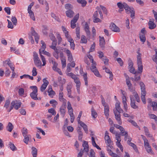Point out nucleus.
I'll list each match as a JSON object with an SVG mask.
<instances>
[{
    "label": "nucleus",
    "mask_w": 157,
    "mask_h": 157,
    "mask_svg": "<svg viewBox=\"0 0 157 157\" xmlns=\"http://www.w3.org/2000/svg\"><path fill=\"white\" fill-rule=\"evenodd\" d=\"M151 106L153 107V109L154 111H156L157 110V103L153 101L151 103Z\"/></svg>",
    "instance_id": "f704fd0d"
},
{
    "label": "nucleus",
    "mask_w": 157,
    "mask_h": 157,
    "mask_svg": "<svg viewBox=\"0 0 157 157\" xmlns=\"http://www.w3.org/2000/svg\"><path fill=\"white\" fill-rule=\"evenodd\" d=\"M66 104H63L62 106L59 109V111L61 114L62 115L63 117H64L66 113Z\"/></svg>",
    "instance_id": "f8f14e48"
},
{
    "label": "nucleus",
    "mask_w": 157,
    "mask_h": 157,
    "mask_svg": "<svg viewBox=\"0 0 157 157\" xmlns=\"http://www.w3.org/2000/svg\"><path fill=\"white\" fill-rule=\"evenodd\" d=\"M99 38L100 45L101 47L103 48L105 44L104 39L103 37H101L100 36Z\"/></svg>",
    "instance_id": "c756f323"
},
{
    "label": "nucleus",
    "mask_w": 157,
    "mask_h": 157,
    "mask_svg": "<svg viewBox=\"0 0 157 157\" xmlns=\"http://www.w3.org/2000/svg\"><path fill=\"white\" fill-rule=\"evenodd\" d=\"M141 136L144 141L145 147L150 146L148 140L143 135H141Z\"/></svg>",
    "instance_id": "bb28decb"
},
{
    "label": "nucleus",
    "mask_w": 157,
    "mask_h": 157,
    "mask_svg": "<svg viewBox=\"0 0 157 157\" xmlns=\"http://www.w3.org/2000/svg\"><path fill=\"white\" fill-rule=\"evenodd\" d=\"M110 29L113 31L119 33L120 31V28L117 26L114 23H112L110 26Z\"/></svg>",
    "instance_id": "9d476101"
},
{
    "label": "nucleus",
    "mask_w": 157,
    "mask_h": 157,
    "mask_svg": "<svg viewBox=\"0 0 157 157\" xmlns=\"http://www.w3.org/2000/svg\"><path fill=\"white\" fill-rule=\"evenodd\" d=\"M18 94L19 96H23L24 93V90L22 88H20L18 91Z\"/></svg>",
    "instance_id": "37998d69"
},
{
    "label": "nucleus",
    "mask_w": 157,
    "mask_h": 157,
    "mask_svg": "<svg viewBox=\"0 0 157 157\" xmlns=\"http://www.w3.org/2000/svg\"><path fill=\"white\" fill-rule=\"evenodd\" d=\"M93 21L94 23L101 22V21L98 17H93Z\"/></svg>",
    "instance_id": "e2e57ef3"
},
{
    "label": "nucleus",
    "mask_w": 157,
    "mask_h": 157,
    "mask_svg": "<svg viewBox=\"0 0 157 157\" xmlns=\"http://www.w3.org/2000/svg\"><path fill=\"white\" fill-rule=\"evenodd\" d=\"M31 30L32 35L34 36L35 41L37 44L39 40V36L38 34L35 31L33 27H31Z\"/></svg>",
    "instance_id": "9b49d317"
},
{
    "label": "nucleus",
    "mask_w": 157,
    "mask_h": 157,
    "mask_svg": "<svg viewBox=\"0 0 157 157\" xmlns=\"http://www.w3.org/2000/svg\"><path fill=\"white\" fill-rule=\"evenodd\" d=\"M28 13L29 14V16L30 18L33 20H35V18L34 16V14L33 11H30L28 12Z\"/></svg>",
    "instance_id": "a19ab883"
},
{
    "label": "nucleus",
    "mask_w": 157,
    "mask_h": 157,
    "mask_svg": "<svg viewBox=\"0 0 157 157\" xmlns=\"http://www.w3.org/2000/svg\"><path fill=\"white\" fill-rule=\"evenodd\" d=\"M104 108V113L105 116L107 117H108V116H109V108L108 106L107 105L105 106Z\"/></svg>",
    "instance_id": "7c9ffc66"
},
{
    "label": "nucleus",
    "mask_w": 157,
    "mask_h": 157,
    "mask_svg": "<svg viewBox=\"0 0 157 157\" xmlns=\"http://www.w3.org/2000/svg\"><path fill=\"white\" fill-rule=\"evenodd\" d=\"M85 82V85L86 86L88 85V82L87 80V73H84L82 75Z\"/></svg>",
    "instance_id": "2f4dec72"
},
{
    "label": "nucleus",
    "mask_w": 157,
    "mask_h": 157,
    "mask_svg": "<svg viewBox=\"0 0 157 157\" xmlns=\"http://www.w3.org/2000/svg\"><path fill=\"white\" fill-rule=\"evenodd\" d=\"M84 29L87 36L90 37V32L89 30V26L87 22H86L85 24Z\"/></svg>",
    "instance_id": "4468645a"
},
{
    "label": "nucleus",
    "mask_w": 157,
    "mask_h": 157,
    "mask_svg": "<svg viewBox=\"0 0 157 157\" xmlns=\"http://www.w3.org/2000/svg\"><path fill=\"white\" fill-rule=\"evenodd\" d=\"M48 111V113L52 114V115H55L56 114V112L55 109H49Z\"/></svg>",
    "instance_id": "052dcab7"
},
{
    "label": "nucleus",
    "mask_w": 157,
    "mask_h": 157,
    "mask_svg": "<svg viewBox=\"0 0 157 157\" xmlns=\"http://www.w3.org/2000/svg\"><path fill=\"white\" fill-rule=\"evenodd\" d=\"M33 60L35 65L37 67H41L42 63L38 56V54L36 52H33Z\"/></svg>",
    "instance_id": "39448f33"
},
{
    "label": "nucleus",
    "mask_w": 157,
    "mask_h": 157,
    "mask_svg": "<svg viewBox=\"0 0 157 157\" xmlns=\"http://www.w3.org/2000/svg\"><path fill=\"white\" fill-rule=\"evenodd\" d=\"M137 72H135L134 74L135 75V80L136 81H137L140 80V75H138Z\"/></svg>",
    "instance_id": "864d4df0"
},
{
    "label": "nucleus",
    "mask_w": 157,
    "mask_h": 157,
    "mask_svg": "<svg viewBox=\"0 0 157 157\" xmlns=\"http://www.w3.org/2000/svg\"><path fill=\"white\" fill-rule=\"evenodd\" d=\"M66 13L68 17L71 18L73 17L74 13L72 10H69L66 12Z\"/></svg>",
    "instance_id": "aec40b11"
},
{
    "label": "nucleus",
    "mask_w": 157,
    "mask_h": 157,
    "mask_svg": "<svg viewBox=\"0 0 157 157\" xmlns=\"http://www.w3.org/2000/svg\"><path fill=\"white\" fill-rule=\"evenodd\" d=\"M24 137V139L23 140L24 142L26 144H28V141L29 140V138H31V136L30 135H26L23 136Z\"/></svg>",
    "instance_id": "393cba45"
},
{
    "label": "nucleus",
    "mask_w": 157,
    "mask_h": 157,
    "mask_svg": "<svg viewBox=\"0 0 157 157\" xmlns=\"http://www.w3.org/2000/svg\"><path fill=\"white\" fill-rule=\"evenodd\" d=\"M140 40L143 43H144L146 41V39L145 35H141L140 34Z\"/></svg>",
    "instance_id": "79ce46f5"
},
{
    "label": "nucleus",
    "mask_w": 157,
    "mask_h": 157,
    "mask_svg": "<svg viewBox=\"0 0 157 157\" xmlns=\"http://www.w3.org/2000/svg\"><path fill=\"white\" fill-rule=\"evenodd\" d=\"M63 92H60L59 94V99L60 101L63 102V104H66L67 100L63 98Z\"/></svg>",
    "instance_id": "a211bd4d"
},
{
    "label": "nucleus",
    "mask_w": 157,
    "mask_h": 157,
    "mask_svg": "<svg viewBox=\"0 0 157 157\" xmlns=\"http://www.w3.org/2000/svg\"><path fill=\"white\" fill-rule=\"evenodd\" d=\"M65 52L67 54L68 57V60L70 62H71L73 60L72 54L70 51L68 49L66 50Z\"/></svg>",
    "instance_id": "2eb2a0df"
},
{
    "label": "nucleus",
    "mask_w": 157,
    "mask_h": 157,
    "mask_svg": "<svg viewBox=\"0 0 157 157\" xmlns=\"http://www.w3.org/2000/svg\"><path fill=\"white\" fill-rule=\"evenodd\" d=\"M133 94L136 101L138 102H139L140 101V100L137 93L136 92H133Z\"/></svg>",
    "instance_id": "c9c22d12"
},
{
    "label": "nucleus",
    "mask_w": 157,
    "mask_h": 157,
    "mask_svg": "<svg viewBox=\"0 0 157 157\" xmlns=\"http://www.w3.org/2000/svg\"><path fill=\"white\" fill-rule=\"evenodd\" d=\"M10 101L9 99H7L5 102L4 107L6 109H8L10 105Z\"/></svg>",
    "instance_id": "473e14b6"
},
{
    "label": "nucleus",
    "mask_w": 157,
    "mask_h": 157,
    "mask_svg": "<svg viewBox=\"0 0 157 157\" xmlns=\"http://www.w3.org/2000/svg\"><path fill=\"white\" fill-rule=\"evenodd\" d=\"M40 55L41 60L43 63V64L42 65V66H44L46 64V60L44 56L42 55V54H40Z\"/></svg>",
    "instance_id": "a18cd8bd"
},
{
    "label": "nucleus",
    "mask_w": 157,
    "mask_h": 157,
    "mask_svg": "<svg viewBox=\"0 0 157 157\" xmlns=\"http://www.w3.org/2000/svg\"><path fill=\"white\" fill-rule=\"evenodd\" d=\"M7 21L8 22V25L7 26L8 28L13 29V25L12 24V22L8 19L7 20Z\"/></svg>",
    "instance_id": "4d7b16f0"
},
{
    "label": "nucleus",
    "mask_w": 157,
    "mask_h": 157,
    "mask_svg": "<svg viewBox=\"0 0 157 157\" xmlns=\"http://www.w3.org/2000/svg\"><path fill=\"white\" fill-rule=\"evenodd\" d=\"M32 150V154L33 157H36L37 154V150L34 147H31Z\"/></svg>",
    "instance_id": "4be33fe9"
},
{
    "label": "nucleus",
    "mask_w": 157,
    "mask_h": 157,
    "mask_svg": "<svg viewBox=\"0 0 157 157\" xmlns=\"http://www.w3.org/2000/svg\"><path fill=\"white\" fill-rule=\"evenodd\" d=\"M79 17V14L78 13L74 17V18L71 21V27L72 29H74L76 27L75 23L77 21Z\"/></svg>",
    "instance_id": "423d86ee"
},
{
    "label": "nucleus",
    "mask_w": 157,
    "mask_h": 157,
    "mask_svg": "<svg viewBox=\"0 0 157 157\" xmlns=\"http://www.w3.org/2000/svg\"><path fill=\"white\" fill-rule=\"evenodd\" d=\"M149 117L151 119H154L155 122L157 121V116L154 114H149Z\"/></svg>",
    "instance_id": "de8ad7c7"
},
{
    "label": "nucleus",
    "mask_w": 157,
    "mask_h": 157,
    "mask_svg": "<svg viewBox=\"0 0 157 157\" xmlns=\"http://www.w3.org/2000/svg\"><path fill=\"white\" fill-rule=\"evenodd\" d=\"M10 149L13 151H15L17 150V148L13 144H12L10 142L9 144Z\"/></svg>",
    "instance_id": "c03bdc74"
},
{
    "label": "nucleus",
    "mask_w": 157,
    "mask_h": 157,
    "mask_svg": "<svg viewBox=\"0 0 157 157\" xmlns=\"http://www.w3.org/2000/svg\"><path fill=\"white\" fill-rule=\"evenodd\" d=\"M61 60L62 64V67L63 68H64L65 67L66 65V59L64 58L61 59Z\"/></svg>",
    "instance_id": "3c124183"
},
{
    "label": "nucleus",
    "mask_w": 157,
    "mask_h": 157,
    "mask_svg": "<svg viewBox=\"0 0 157 157\" xmlns=\"http://www.w3.org/2000/svg\"><path fill=\"white\" fill-rule=\"evenodd\" d=\"M21 102H15V105L14 106V109L16 110L18 109L21 107Z\"/></svg>",
    "instance_id": "58836bf2"
},
{
    "label": "nucleus",
    "mask_w": 157,
    "mask_h": 157,
    "mask_svg": "<svg viewBox=\"0 0 157 157\" xmlns=\"http://www.w3.org/2000/svg\"><path fill=\"white\" fill-rule=\"evenodd\" d=\"M67 75L70 76L72 79H74V80L78 78L76 75L71 72L68 73L67 74Z\"/></svg>",
    "instance_id": "5fc2aeb1"
},
{
    "label": "nucleus",
    "mask_w": 157,
    "mask_h": 157,
    "mask_svg": "<svg viewBox=\"0 0 157 157\" xmlns=\"http://www.w3.org/2000/svg\"><path fill=\"white\" fill-rule=\"evenodd\" d=\"M138 55L137 56V64L138 65V69L139 72L137 73H141L143 71V66L142 64V62L141 57V55L140 53L137 52Z\"/></svg>",
    "instance_id": "7ed1b4c3"
},
{
    "label": "nucleus",
    "mask_w": 157,
    "mask_h": 157,
    "mask_svg": "<svg viewBox=\"0 0 157 157\" xmlns=\"http://www.w3.org/2000/svg\"><path fill=\"white\" fill-rule=\"evenodd\" d=\"M43 83L42 84L40 88V91L41 92H43L45 90L49 83L48 81L45 78L43 79Z\"/></svg>",
    "instance_id": "6e6552de"
},
{
    "label": "nucleus",
    "mask_w": 157,
    "mask_h": 157,
    "mask_svg": "<svg viewBox=\"0 0 157 157\" xmlns=\"http://www.w3.org/2000/svg\"><path fill=\"white\" fill-rule=\"evenodd\" d=\"M58 81L61 85H63L66 82V80L64 78H62L61 77L58 78Z\"/></svg>",
    "instance_id": "4c0bfd02"
},
{
    "label": "nucleus",
    "mask_w": 157,
    "mask_h": 157,
    "mask_svg": "<svg viewBox=\"0 0 157 157\" xmlns=\"http://www.w3.org/2000/svg\"><path fill=\"white\" fill-rule=\"evenodd\" d=\"M102 60L103 61L104 64L105 65H108L109 59L106 56H105L102 59Z\"/></svg>",
    "instance_id": "8fccbe9b"
},
{
    "label": "nucleus",
    "mask_w": 157,
    "mask_h": 157,
    "mask_svg": "<svg viewBox=\"0 0 157 157\" xmlns=\"http://www.w3.org/2000/svg\"><path fill=\"white\" fill-rule=\"evenodd\" d=\"M88 53L89 54L87 55V57L90 59V62L92 63L90 68V70L96 76L100 78L101 77V76L99 74V71L96 67V63L94 61L92 56L90 55L89 52Z\"/></svg>",
    "instance_id": "f257e3e1"
},
{
    "label": "nucleus",
    "mask_w": 157,
    "mask_h": 157,
    "mask_svg": "<svg viewBox=\"0 0 157 157\" xmlns=\"http://www.w3.org/2000/svg\"><path fill=\"white\" fill-rule=\"evenodd\" d=\"M77 1L78 3L82 4V6H85L87 3L86 1L85 0H77Z\"/></svg>",
    "instance_id": "09e8293b"
},
{
    "label": "nucleus",
    "mask_w": 157,
    "mask_h": 157,
    "mask_svg": "<svg viewBox=\"0 0 157 157\" xmlns=\"http://www.w3.org/2000/svg\"><path fill=\"white\" fill-rule=\"evenodd\" d=\"M50 103L53 105L54 107H56V105H57V102L55 100L52 99L50 101Z\"/></svg>",
    "instance_id": "6e6d98bb"
},
{
    "label": "nucleus",
    "mask_w": 157,
    "mask_h": 157,
    "mask_svg": "<svg viewBox=\"0 0 157 157\" xmlns=\"http://www.w3.org/2000/svg\"><path fill=\"white\" fill-rule=\"evenodd\" d=\"M30 88L33 90V92L30 93V96L31 98L34 100H37L38 98L37 97L38 88L36 86H32Z\"/></svg>",
    "instance_id": "20e7f679"
},
{
    "label": "nucleus",
    "mask_w": 157,
    "mask_h": 157,
    "mask_svg": "<svg viewBox=\"0 0 157 157\" xmlns=\"http://www.w3.org/2000/svg\"><path fill=\"white\" fill-rule=\"evenodd\" d=\"M131 100V107L134 109H136L138 107L137 105L135 104V101L134 99L131 96L130 97Z\"/></svg>",
    "instance_id": "6ab92c4d"
},
{
    "label": "nucleus",
    "mask_w": 157,
    "mask_h": 157,
    "mask_svg": "<svg viewBox=\"0 0 157 157\" xmlns=\"http://www.w3.org/2000/svg\"><path fill=\"white\" fill-rule=\"evenodd\" d=\"M144 129L145 135L148 137L151 136V135L149 134L147 128L145 126H144Z\"/></svg>",
    "instance_id": "ea45409f"
},
{
    "label": "nucleus",
    "mask_w": 157,
    "mask_h": 157,
    "mask_svg": "<svg viewBox=\"0 0 157 157\" xmlns=\"http://www.w3.org/2000/svg\"><path fill=\"white\" fill-rule=\"evenodd\" d=\"M67 38L68 39V41L70 43L71 48L74 50L75 49V45L73 40L71 37H68Z\"/></svg>",
    "instance_id": "412c9836"
},
{
    "label": "nucleus",
    "mask_w": 157,
    "mask_h": 157,
    "mask_svg": "<svg viewBox=\"0 0 157 157\" xmlns=\"http://www.w3.org/2000/svg\"><path fill=\"white\" fill-rule=\"evenodd\" d=\"M140 87L141 90V98L143 102L145 104L146 103V99L145 97L146 94V91L145 90V85L142 82H140L139 83Z\"/></svg>",
    "instance_id": "f03ea898"
},
{
    "label": "nucleus",
    "mask_w": 157,
    "mask_h": 157,
    "mask_svg": "<svg viewBox=\"0 0 157 157\" xmlns=\"http://www.w3.org/2000/svg\"><path fill=\"white\" fill-rule=\"evenodd\" d=\"M113 112L115 117V118L117 121L118 123L120 125L121 124L122 121L121 118V113L117 112L116 111H114Z\"/></svg>",
    "instance_id": "0eeeda50"
},
{
    "label": "nucleus",
    "mask_w": 157,
    "mask_h": 157,
    "mask_svg": "<svg viewBox=\"0 0 157 157\" xmlns=\"http://www.w3.org/2000/svg\"><path fill=\"white\" fill-rule=\"evenodd\" d=\"M83 147L84 149L83 150H82V149L80 150V152L78 153V155L77 157H82L83 152H85L87 153V152L89 150V147Z\"/></svg>",
    "instance_id": "dca6fc26"
},
{
    "label": "nucleus",
    "mask_w": 157,
    "mask_h": 157,
    "mask_svg": "<svg viewBox=\"0 0 157 157\" xmlns=\"http://www.w3.org/2000/svg\"><path fill=\"white\" fill-rule=\"evenodd\" d=\"M71 85H67V90L68 92V95L69 98H73V97L71 95Z\"/></svg>",
    "instance_id": "a878e982"
},
{
    "label": "nucleus",
    "mask_w": 157,
    "mask_h": 157,
    "mask_svg": "<svg viewBox=\"0 0 157 157\" xmlns=\"http://www.w3.org/2000/svg\"><path fill=\"white\" fill-rule=\"evenodd\" d=\"M81 127H82L85 131V132L86 133H88V128L87 126L84 124L83 122H81L79 124Z\"/></svg>",
    "instance_id": "b1692460"
},
{
    "label": "nucleus",
    "mask_w": 157,
    "mask_h": 157,
    "mask_svg": "<svg viewBox=\"0 0 157 157\" xmlns=\"http://www.w3.org/2000/svg\"><path fill=\"white\" fill-rule=\"evenodd\" d=\"M91 114L92 117L94 118H96L98 116L97 113L93 107L91 109Z\"/></svg>",
    "instance_id": "e433bc0d"
},
{
    "label": "nucleus",
    "mask_w": 157,
    "mask_h": 157,
    "mask_svg": "<svg viewBox=\"0 0 157 157\" xmlns=\"http://www.w3.org/2000/svg\"><path fill=\"white\" fill-rule=\"evenodd\" d=\"M105 140L106 143L109 144V147H112L111 146H110V144L111 142V141L110 138V137L109 135V133L107 131H106L105 133Z\"/></svg>",
    "instance_id": "1a4fd4ad"
},
{
    "label": "nucleus",
    "mask_w": 157,
    "mask_h": 157,
    "mask_svg": "<svg viewBox=\"0 0 157 157\" xmlns=\"http://www.w3.org/2000/svg\"><path fill=\"white\" fill-rule=\"evenodd\" d=\"M124 3L122 4L121 2H119L117 3V6L118 8L120 9H122L124 8Z\"/></svg>",
    "instance_id": "680f3d73"
},
{
    "label": "nucleus",
    "mask_w": 157,
    "mask_h": 157,
    "mask_svg": "<svg viewBox=\"0 0 157 157\" xmlns=\"http://www.w3.org/2000/svg\"><path fill=\"white\" fill-rule=\"evenodd\" d=\"M92 145L94 147H96L97 149L101 150V148L98 146L95 143L94 140V138L93 137H92Z\"/></svg>",
    "instance_id": "c85d7f7f"
},
{
    "label": "nucleus",
    "mask_w": 157,
    "mask_h": 157,
    "mask_svg": "<svg viewBox=\"0 0 157 157\" xmlns=\"http://www.w3.org/2000/svg\"><path fill=\"white\" fill-rule=\"evenodd\" d=\"M120 104V103L119 102H117L115 104L116 110H114V111H116L120 113H122L123 111L121 108Z\"/></svg>",
    "instance_id": "f3484780"
},
{
    "label": "nucleus",
    "mask_w": 157,
    "mask_h": 157,
    "mask_svg": "<svg viewBox=\"0 0 157 157\" xmlns=\"http://www.w3.org/2000/svg\"><path fill=\"white\" fill-rule=\"evenodd\" d=\"M128 144L130 146L132 147L137 152V149L136 147V145L135 144L132 143H128Z\"/></svg>",
    "instance_id": "bf43d9fd"
},
{
    "label": "nucleus",
    "mask_w": 157,
    "mask_h": 157,
    "mask_svg": "<svg viewBox=\"0 0 157 157\" xmlns=\"http://www.w3.org/2000/svg\"><path fill=\"white\" fill-rule=\"evenodd\" d=\"M51 16L53 18L56 20L57 21L59 22L60 21V19H59V17H57L54 13H51Z\"/></svg>",
    "instance_id": "13d9d810"
},
{
    "label": "nucleus",
    "mask_w": 157,
    "mask_h": 157,
    "mask_svg": "<svg viewBox=\"0 0 157 157\" xmlns=\"http://www.w3.org/2000/svg\"><path fill=\"white\" fill-rule=\"evenodd\" d=\"M124 8L126 11V13H128V12L130 11L133 8L132 7H130L125 3H124Z\"/></svg>",
    "instance_id": "cd10ccee"
},
{
    "label": "nucleus",
    "mask_w": 157,
    "mask_h": 157,
    "mask_svg": "<svg viewBox=\"0 0 157 157\" xmlns=\"http://www.w3.org/2000/svg\"><path fill=\"white\" fill-rule=\"evenodd\" d=\"M11 20L13 25H16L17 24V19L15 17H12Z\"/></svg>",
    "instance_id": "774afa93"
},
{
    "label": "nucleus",
    "mask_w": 157,
    "mask_h": 157,
    "mask_svg": "<svg viewBox=\"0 0 157 157\" xmlns=\"http://www.w3.org/2000/svg\"><path fill=\"white\" fill-rule=\"evenodd\" d=\"M87 42V40L86 39V37L84 36H82L81 37V39L80 41L81 43H86Z\"/></svg>",
    "instance_id": "0e129e2a"
},
{
    "label": "nucleus",
    "mask_w": 157,
    "mask_h": 157,
    "mask_svg": "<svg viewBox=\"0 0 157 157\" xmlns=\"http://www.w3.org/2000/svg\"><path fill=\"white\" fill-rule=\"evenodd\" d=\"M115 134L116 136L115 138L116 140L117 141H121V134L120 133L116 132Z\"/></svg>",
    "instance_id": "72a5a7b5"
},
{
    "label": "nucleus",
    "mask_w": 157,
    "mask_h": 157,
    "mask_svg": "<svg viewBox=\"0 0 157 157\" xmlns=\"http://www.w3.org/2000/svg\"><path fill=\"white\" fill-rule=\"evenodd\" d=\"M154 20L153 19H150L148 23L149 26V28L150 29H153L155 28L156 27V25L154 23Z\"/></svg>",
    "instance_id": "ddd939ff"
},
{
    "label": "nucleus",
    "mask_w": 157,
    "mask_h": 157,
    "mask_svg": "<svg viewBox=\"0 0 157 157\" xmlns=\"http://www.w3.org/2000/svg\"><path fill=\"white\" fill-rule=\"evenodd\" d=\"M62 29L65 34V35L67 38H68L69 37L68 32L66 30V29L65 27L63 26H62Z\"/></svg>",
    "instance_id": "49530a36"
},
{
    "label": "nucleus",
    "mask_w": 157,
    "mask_h": 157,
    "mask_svg": "<svg viewBox=\"0 0 157 157\" xmlns=\"http://www.w3.org/2000/svg\"><path fill=\"white\" fill-rule=\"evenodd\" d=\"M22 133L23 136L27 135L28 132L27 129L25 128H23L22 130Z\"/></svg>",
    "instance_id": "69168bd1"
},
{
    "label": "nucleus",
    "mask_w": 157,
    "mask_h": 157,
    "mask_svg": "<svg viewBox=\"0 0 157 157\" xmlns=\"http://www.w3.org/2000/svg\"><path fill=\"white\" fill-rule=\"evenodd\" d=\"M13 128V126L12 124L10 122L8 123V125L6 128L7 130L10 132L12 131Z\"/></svg>",
    "instance_id": "5701e85b"
},
{
    "label": "nucleus",
    "mask_w": 157,
    "mask_h": 157,
    "mask_svg": "<svg viewBox=\"0 0 157 157\" xmlns=\"http://www.w3.org/2000/svg\"><path fill=\"white\" fill-rule=\"evenodd\" d=\"M129 12L131 13L130 17L132 19H134L135 18V11L134 10V8L132 9Z\"/></svg>",
    "instance_id": "603ef678"
},
{
    "label": "nucleus",
    "mask_w": 157,
    "mask_h": 157,
    "mask_svg": "<svg viewBox=\"0 0 157 157\" xmlns=\"http://www.w3.org/2000/svg\"><path fill=\"white\" fill-rule=\"evenodd\" d=\"M52 41V45L50 46V47L52 49L53 48V47H56V46L57 44V42L56 40Z\"/></svg>",
    "instance_id": "338daca9"
}]
</instances>
